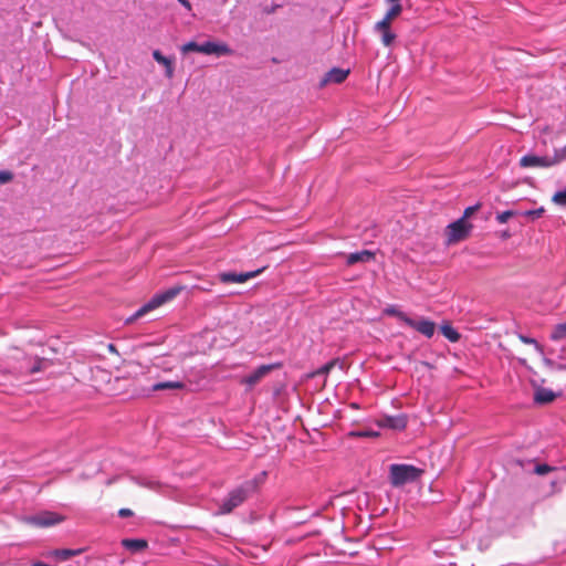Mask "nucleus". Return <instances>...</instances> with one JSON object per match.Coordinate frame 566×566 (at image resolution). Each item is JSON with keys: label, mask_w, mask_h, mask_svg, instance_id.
Segmentation results:
<instances>
[{"label": "nucleus", "mask_w": 566, "mask_h": 566, "mask_svg": "<svg viewBox=\"0 0 566 566\" xmlns=\"http://www.w3.org/2000/svg\"><path fill=\"white\" fill-rule=\"evenodd\" d=\"M265 476L266 472L263 471L259 478L244 481L232 489L219 505L218 514H229L235 507L240 506L251 494L256 492L259 483H261Z\"/></svg>", "instance_id": "nucleus-1"}, {"label": "nucleus", "mask_w": 566, "mask_h": 566, "mask_svg": "<svg viewBox=\"0 0 566 566\" xmlns=\"http://www.w3.org/2000/svg\"><path fill=\"white\" fill-rule=\"evenodd\" d=\"M422 470L412 464H391L389 468V479L392 486H402L415 482L422 474Z\"/></svg>", "instance_id": "nucleus-2"}, {"label": "nucleus", "mask_w": 566, "mask_h": 566, "mask_svg": "<svg viewBox=\"0 0 566 566\" xmlns=\"http://www.w3.org/2000/svg\"><path fill=\"white\" fill-rule=\"evenodd\" d=\"M180 289L172 287L165 292L155 294L147 303H145L142 307H139L133 315L127 317L125 319L126 324H130L138 319L139 317L144 316L148 312L159 307L160 305L165 304L166 302L172 300L176 297V295L179 293Z\"/></svg>", "instance_id": "nucleus-3"}, {"label": "nucleus", "mask_w": 566, "mask_h": 566, "mask_svg": "<svg viewBox=\"0 0 566 566\" xmlns=\"http://www.w3.org/2000/svg\"><path fill=\"white\" fill-rule=\"evenodd\" d=\"M282 367V363H272L266 365H261L255 368L252 373L244 376L240 382L247 387V389H252L256 384H259L268 374L272 370L280 369Z\"/></svg>", "instance_id": "nucleus-4"}, {"label": "nucleus", "mask_w": 566, "mask_h": 566, "mask_svg": "<svg viewBox=\"0 0 566 566\" xmlns=\"http://www.w3.org/2000/svg\"><path fill=\"white\" fill-rule=\"evenodd\" d=\"M472 226L461 217L457 221L450 223L447 227L448 242L453 243L465 239L471 230Z\"/></svg>", "instance_id": "nucleus-5"}, {"label": "nucleus", "mask_w": 566, "mask_h": 566, "mask_svg": "<svg viewBox=\"0 0 566 566\" xmlns=\"http://www.w3.org/2000/svg\"><path fill=\"white\" fill-rule=\"evenodd\" d=\"M264 266L249 272H222L219 279L222 283H244L250 279L256 277L264 271Z\"/></svg>", "instance_id": "nucleus-6"}, {"label": "nucleus", "mask_w": 566, "mask_h": 566, "mask_svg": "<svg viewBox=\"0 0 566 566\" xmlns=\"http://www.w3.org/2000/svg\"><path fill=\"white\" fill-rule=\"evenodd\" d=\"M25 521L34 526L49 527L62 521V517L53 512H42L25 518Z\"/></svg>", "instance_id": "nucleus-7"}, {"label": "nucleus", "mask_w": 566, "mask_h": 566, "mask_svg": "<svg viewBox=\"0 0 566 566\" xmlns=\"http://www.w3.org/2000/svg\"><path fill=\"white\" fill-rule=\"evenodd\" d=\"M520 166L523 168H549L553 167L554 164L552 160V156H537L533 154H527L520 159Z\"/></svg>", "instance_id": "nucleus-8"}, {"label": "nucleus", "mask_w": 566, "mask_h": 566, "mask_svg": "<svg viewBox=\"0 0 566 566\" xmlns=\"http://www.w3.org/2000/svg\"><path fill=\"white\" fill-rule=\"evenodd\" d=\"M406 325L422 334L427 338H431L436 332V323L429 318L413 319L409 317Z\"/></svg>", "instance_id": "nucleus-9"}, {"label": "nucleus", "mask_w": 566, "mask_h": 566, "mask_svg": "<svg viewBox=\"0 0 566 566\" xmlns=\"http://www.w3.org/2000/svg\"><path fill=\"white\" fill-rule=\"evenodd\" d=\"M200 53L211 55L214 54L217 56L229 55L232 53V50L224 43H218L212 41H207L200 43Z\"/></svg>", "instance_id": "nucleus-10"}, {"label": "nucleus", "mask_w": 566, "mask_h": 566, "mask_svg": "<svg viewBox=\"0 0 566 566\" xmlns=\"http://www.w3.org/2000/svg\"><path fill=\"white\" fill-rule=\"evenodd\" d=\"M374 31L380 35V41L384 46L389 48L396 40V33L391 30V23H385V25H380V21H378L374 25Z\"/></svg>", "instance_id": "nucleus-11"}, {"label": "nucleus", "mask_w": 566, "mask_h": 566, "mask_svg": "<svg viewBox=\"0 0 566 566\" xmlns=\"http://www.w3.org/2000/svg\"><path fill=\"white\" fill-rule=\"evenodd\" d=\"M407 417L405 415H397L384 417L378 421V424L382 428L403 430L407 427Z\"/></svg>", "instance_id": "nucleus-12"}, {"label": "nucleus", "mask_w": 566, "mask_h": 566, "mask_svg": "<svg viewBox=\"0 0 566 566\" xmlns=\"http://www.w3.org/2000/svg\"><path fill=\"white\" fill-rule=\"evenodd\" d=\"M349 74V70H345V69H340V67H333L332 70H329L324 78H323V83H336V84H339L342 82H344L346 80V77L348 76Z\"/></svg>", "instance_id": "nucleus-13"}, {"label": "nucleus", "mask_w": 566, "mask_h": 566, "mask_svg": "<svg viewBox=\"0 0 566 566\" xmlns=\"http://www.w3.org/2000/svg\"><path fill=\"white\" fill-rule=\"evenodd\" d=\"M153 57L156 62L165 66V73L168 78L174 76V62L170 57L161 54L159 50L153 51Z\"/></svg>", "instance_id": "nucleus-14"}, {"label": "nucleus", "mask_w": 566, "mask_h": 566, "mask_svg": "<svg viewBox=\"0 0 566 566\" xmlns=\"http://www.w3.org/2000/svg\"><path fill=\"white\" fill-rule=\"evenodd\" d=\"M373 259H374L373 252H370L368 250H363L359 252H354V253L348 254L346 262L348 265H353L358 262H369Z\"/></svg>", "instance_id": "nucleus-15"}, {"label": "nucleus", "mask_w": 566, "mask_h": 566, "mask_svg": "<svg viewBox=\"0 0 566 566\" xmlns=\"http://www.w3.org/2000/svg\"><path fill=\"white\" fill-rule=\"evenodd\" d=\"M122 545L126 548L132 551L133 553L143 551L147 547V542L142 538H125L122 541Z\"/></svg>", "instance_id": "nucleus-16"}, {"label": "nucleus", "mask_w": 566, "mask_h": 566, "mask_svg": "<svg viewBox=\"0 0 566 566\" xmlns=\"http://www.w3.org/2000/svg\"><path fill=\"white\" fill-rule=\"evenodd\" d=\"M555 397V394L551 389L542 387L535 391L534 400L538 403H548L552 402Z\"/></svg>", "instance_id": "nucleus-17"}, {"label": "nucleus", "mask_w": 566, "mask_h": 566, "mask_svg": "<svg viewBox=\"0 0 566 566\" xmlns=\"http://www.w3.org/2000/svg\"><path fill=\"white\" fill-rule=\"evenodd\" d=\"M402 12V6L400 3H392L391 7L387 10L385 17L380 20V25H385V23H391V21L397 18Z\"/></svg>", "instance_id": "nucleus-18"}, {"label": "nucleus", "mask_w": 566, "mask_h": 566, "mask_svg": "<svg viewBox=\"0 0 566 566\" xmlns=\"http://www.w3.org/2000/svg\"><path fill=\"white\" fill-rule=\"evenodd\" d=\"M440 331L442 335L450 342L455 343L460 339V334L450 324L446 323L441 325Z\"/></svg>", "instance_id": "nucleus-19"}, {"label": "nucleus", "mask_w": 566, "mask_h": 566, "mask_svg": "<svg viewBox=\"0 0 566 566\" xmlns=\"http://www.w3.org/2000/svg\"><path fill=\"white\" fill-rule=\"evenodd\" d=\"M384 314L388 316H396L400 322L407 324L409 316L400 311L396 305H389L384 310Z\"/></svg>", "instance_id": "nucleus-20"}, {"label": "nucleus", "mask_w": 566, "mask_h": 566, "mask_svg": "<svg viewBox=\"0 0 566 566\" xmlns=\"http://www.w3.org/2000/svg\"><path fill=\"white\" fill-rule=\"evenodd\" d=\"M133 481L140 485V486H144V488H147V489H150V490H156L158 486H159V483L158 481L151 479V478H146V476H133L132 478Z\"/></svg>", "instance_id": "nucleus-21"}, {"label": "nucleus", "mask_w": 566, "mask_h": 566, "mask_svg": "<svg viewBox=\"0 0 566 566\" xmlns=\"http://www.w3.org/2000/svg\"><path fill=\"white\" fill-rule=\"evenodd\" d=\"M184 384L180 381H163L157 382L153 386L154 390H164V389H181Z\"/></svg>", "instance_id": "nucleus-22"}, {"label": "nucleus", "mask_w": 566, "mask_h": 566, "mask_svg": "<svg viewBox=\"0 0 566 566\" xmlns=\"http://www.w3.org/2000/svg\"><path fill=\"white\" fill-rule=\"evenodd\" d=\"M566 337V322L557 324L551 335L553 340H559Z\"/></svg>", "instance_id": "nucleus-23"}, {"label": "nucleus", "mask_w": 566, "mask_h": 566, "mask_svg": "<svg viewBox=\"0 0 566 566\" xmlns=\"http://www.w3.org/2000/svg\"><path fill=\"white\" fill-rule=\"evenodd\" d=\"M552 160L554 166L559 165L563 161H566V145L562 148H555L554 154L552 155Z\"/></svg>", "instance_id": "nucleus-24"}, {"label": "nucleus", "mask_w": 566, "mask_h": 566, "mask_svg": "<svg viewBox=\"0 0 566 566\" xmlns=\"http://www.w3.org/2000/svg\"><path fill=\"white\" fill-rule=\"evenodd\" d=\"M76 553L71 549H55L52 551L49 555L60 558L62 560H66L70 557L74 556Z\"/></svg>", "instance_id": "nucleus-25"}, {"label": "nucleus", "mask_w": 566, "mask_h": 566, "mask_svg": "<svg viewBox=\"0 0 566 566\" xmlns=\"http://www.w3.org/2000/svg\"><path fill=\"white\" fill-rule=\"evenodd\" d=\"M553 202L556 203L557 206L566 207V189L557 191L553 196Z\"/></svg>", "instance_id": "nucleus-26"}, {"label": "nucleus", "mask_w": 566, "mask_h": 566, "mask_svg": "<svg viewBox=\"0 0 566 566\" xmlns=\"http://www.w3.org/2000/svg\"><path fill=\"white\" fill-rule=\"evenodd\" d=\"M181 51L184 53H187V52H199L200 53V44L195 42V41H189L187 43H185L182 46H181Z\"/></svg>", "instance_id": "nucleus-27"}, {"label": "nucleus", "mask_w": 566, "mask_h": 566, "mask_svg": "<svg viewBox=\"0 0 566 566\" xmlns=\"http://www.w3.org/2000/svg\"><path fill=\"white\" fill-rule=\"evenodd\" d=\"M544 212H545V209L543 207H539L537 209L524 211L523 216L531 217V218L535 219V218L542 217Z\"/></svg>", "instance_id": "nucleus-28"}, {"label": "nucleus", "mask_w": 566, "mask_h": 566, "mask_svg": "<svg viewBox=\"0 0 566 566\" xmlns=\"http://www.w3.org/2000/svg\"><path fill=\"white\" fill-rule=\"evenodd\" d=\"M514 216V211L505 210L496 214V220L499 223H505L507 220Z\"/></svg>", "instance_id": "nucleus-29"}, {"label": "nucleus", "mask_w": 566, "mask_h": 566, "mask_svg": "<svg viewBox=\"0 0 566 566\" xmlns=\"http://www.w3.org/2000/svg\"><path fill=\"white\" fill-rule=\"evenodd\" d=\"M518 338L522 343L524 344H532L534 345L537 349H541V346L539 344L536 342V339L532 338V337H528V336H525V335H522L520 334L518 335Z\"/></svg>", "instance_id": "nucleus-30"}, {"label": "nucleus", "mask_w": 566, "mask_h": 566, "mask_svg": "<svg viewBox=\"0 0 566 566\" xmlns=\"http://www.w3.org/2000/svg\"><path fill=\"white\" fill-rule=\"evenodd\" d=\"M44 359L38 358L34 364L30 367V374H35L38 371H41L43 368Z\"/></svg>", "instance_id": "nucleus-31"}, {"label": "nucleus", "mask_w": 566, "mask_h": 566, "mask_svg": "<svg viewBox=\"0 0 566 566\" xmlns=\"http://www.w3.org/2000/svg\"><path fill=\"white\" fill-rule=\"evenodd\" d=\"M13 178V175L11 171L8 170H0V184H7L11 181Z\"/></svg>", "instance_id": "nucleus-32"}, {"label": "nucleus", "mask_w": 566, "mask_h": 566, "mask_svg": "<svg viewBox=\"0 0 566 566\" xmlns=\"http://www.w3.org/2000/svg\"><path fill=\"white\" fill-rule=\"evenodd\" d=\"M334 365H335V361H334V360L328 361V363H326L325 365H323V366L317 370V373H316V374H318V375H327V374L331 371V369L334 367Z\"/></svg>", "instance_id": "nucleus-33"}, {"label": "nucleus", "mask_w": 566, "mask_h": 566, "mask_svg": "<svg viewBox=\"0 0 566 566\" xmlns=\"http://www.w3.org/2000/svg\"><path fill=\"white\" fill-rule=\"evenodd\" d=\"M537 474L543 475L552 471V468L547 464H537L534 470Z\"/></svg>", "instance_id": "nucleus-34"}, {"label": "nucleus", "mask_w": 566, "mask_h": 566, "mask_svg": "<svg viewBox=\"0 0 566 566\" xmlns=\"http://www.w3.org/2000/svg\"><path fill=\"white\" fill-rule=\"evenodd\" d=\"M118 515H119L120 517H128V516H132V515H133V512H132V510H129V509H120V510L118 511Z\"/></svg>", "instance_id": "nucleus-35"}, {"label": "nucleus", "mask_w": 566, "mask_h": 566, "mask_svg": "<svg viewBox=\"0 0 566 566\" xmlns=\"http://www.w3.org/2000/svg\"><path fill=\"white\" fill-rule=\"evenodd\" d=\"M355 434L358 437H376V436H378L377 432H373V431H361V432H357Z\"/></svg>", "instance_id": "nucleus-36"}, {"label": "nucleus", "mask_w": 566, "mask_h": 566, "mask_svg": "<svg viewBox=\"0 0 566 566\" xmlns=\"http://www.w3.org/2000/svg\"><path fill=\"white\" fill-rule=\"evenodd\" d=\"M182 7H185L188 11H191V4L188 0H177Z\"/></svg>", "instance_id": "nucleus-37"}, {"label": "nucleus", "mask_w": 566, "mask_h": 566, "mask_svg": "<svg viewBox=\"0 0 566 566\" xmlns=\"http://www.w3.org/2000/svg\"><path fill=\"white\" fill-rule=\"evenodd\" d=\"M474 209H475V207H468V208L464 210V214H463L464 219H465L467 217H469V216L472 213V211H473Z\"/></svg>", "instance_id": "nucleus-38"}, {"label": "nucleus", "mask_w": 566, "mask_h": 566, "mask_svg": "<svg viewBox=\"0 0 566 566\" xmlns=\"http://www.w3.org/2000/svg\"><path fill=\"white\" fill-rule=\"evenodd\" d=\"M400 0H386L388 3H399Z\"/></svg>", "instance_id": "nucleus-39"}, {"label": "nucleus", "mask_w": 566, "mask_h": 566, "mask_svg": "<svg viewBox=\"0 0 566 566\" xmlns=\"http://www.w3.org/2000/svg\"><path fill=\"white\" fill-rule=\"evenodd\" d=\"M108 347H109L111 350H114V345L109 344Z\"/></svg>", "instance_id": "nucleus-40"}]
</instances>
